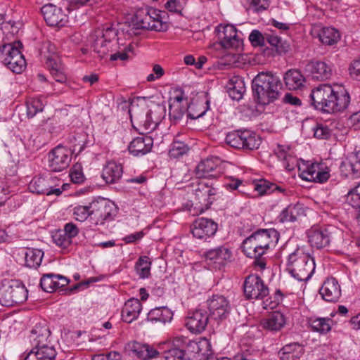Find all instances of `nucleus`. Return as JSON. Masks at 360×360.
<instances>
[{
    "label": "nucleus",
    "instance_id": "62",
    "mask_svg": "<svg viewBox=\"0 0 360 360\" xmlns=\"http://www.w3.org/2000/svg\"><path fill=\"white\" fill-rule=\"evenodd\" d=\"M299 348L300 345L296 342L288 344L281 349L278 354L294 355L293 353Z\"/></svg>",
    "mask_w": 360,
    "mask_h": 360
},
{
    "label": "nucleus",
    "instance_id": "37",
    "mask_svg": "<svg viewBox=\"0 0 360 360\" xmlns=\"http://www.w3.org/2000/svg\"><path fill=\"white\" fill-rule=\"evenodd\" d=\"M304 208L301 204L289 205L279 215V220L281 222L295 221L297 219L304 214Z\"/></svg>",
    "mask_w": 360,
    "mask_h": 360
},
{
    "label": "nucleus",
    "instance_id": "41",
    "mask_svg": "<svg viewBox=\"0 0 360 360\" xmlns=\"http://www.w3.org/2000/svg\"><path fill=\"white\" fill-rule=\"evenodd\" d=\"M255 189L261 195L264 194H269L276 191H278L280 193H283L285 191V188L266 180H261L257 184H256Z\"/></svg>",
    "mask_w": 360,
    "mask_h": 360
},
{
    "label": "nucleus",
    "instance_id": "2",
    "mask_svg": "<svg viewBox=\"0 0 360 360\" xmlns=\"http://www.w3.org/2000/svg\"><path fill=\"white\" fill-rule=\"evenodd\" d=\"M278 236V231L274 229L259 230L244 240L243 252L247 257L255 259V266L263 270L266 264L263 256L271 246L277 243Z\"/></svg>",
    "mask_w": 360,
    "mask_h": 360
},
{
    "label": "nucleus",
    "instance_id": "26",
    "mask_svg": "<svg viewBox=\"0 0 360 360\" xmlns=\"http://www.w3.org/2000/svg\"><path fill=\"white\" fill-rule=\"evenodd\" d=\"M340 171L345 176L352 175L354 178L360 177V150L351 155L340 165Z\"/></svg>",
    "mask_w": 360,
    "mask_h": 360
},
{
    "label": "nucleus",
    "instance_id": "50",
    "mask_svg": "<svg viewBox=\"0 0 360 360\" xmlns=\"http://www.w3.org/2000/svg\"><path fill=\"white\" fill-rule=\"evenodd\" d=\"M188 151V147L182 141H175L172 143L169 150V155L173 158H178Z\"/></svg>",
    "mask_w": 360,
    "mask_h": 360
},
{
    "label": "nucleus",
    "instance_id": "19",
    "mask_svg": "<svg viewBox=\"0 0 360 360\" xmlns=\"http://www.w3.org/2000/svg\"><path fill=\"white\" fill-rule=\"evenodd\" d=\"M41 14L46 24L49 26H63L68 21V15L61 8L52 4H48L41 8Z\"/></svg>",
    "mask_w": 360,
    "mask_h": 360
},
{
    "label": "nucleus",
    "instance_id": "63",
    "mask_svg": "<svg viewBox=\"0 0 360 360\" xmlns=\"http://www.w3.org/2000/svg\"><path fill=\"white\" fill-rule=\"evenodd\" d=\"M349 122L354 130L360 129V111L353 113L349 117Z\"/></svg>",
    "mask_w": 360,
    "mask_h": 360
},
{
    "label": "nucleus",
    "instance_id": "21",
    "mask_svg": "<svg viewBox=\"0 0 360 360\" xmlns=\"http://www.w3.org/2000/svg\"><path fill=\"white\" fill-rule=\"evenodd\" d=\"M322 298L329 302L338 301L341 296V289L335 278H328L323 283L319 290Z\"/></svg>",
    "mask_w": 360,
    "mask_h": 360
},
{
    "label": "nucleus",
    "instance_id": "27",
    "mask_svg": "<svg viewBox=\"0 0 360 360\" xmlns=\"http://www.w3.org/2000/svg\"><path fill=\"white\" fill-rule=\"evenodd\" d=\"M128 347L134 355L143 360H153L159 354L156 349L138 342L129 343Z\"/></svg>",
    "mask_w": 360,
    "mask_h": 360
},
{
    "label": "nucleus",
    "instance_id": "39",
    "mask_svg": "<svg viewBox=\"0 0 360 360\" xmlns=\"http://www.w3.org/2000/svg\"><path fill=\"white\" fill-rule=\"evenodd\" d=\"M332 320L329 318H309L308 323L311 328L312 330L319 332L320 333H326L330 330V323Z\"/></svg>",
    "mask_w": 360,
    "mask_h": 360
},
{
    "label": "nucleus",
    "instance_id": "4",
    "mask_svg": "<svg viewBox=\"0 0 360 360\" xmlns=\"http://www.w3.org/2000/svg\"><path fill=\"white\" fill-rule=\"evenodd\" d=\"M281 89L279 77L271 72H259L252 82L254 99L262 105H268L277 100Z\"/></svg>",
    "mask_w": 360,
    "mask_h": 360
},
{
    "label": "nucleus",
    "instance_id": "54",
    "mask_svg": "<svg viewBox=\"0 0 360 360\" xmlns=\"http://www.w3.org/2000/svg\"><path fill=\"white\" fill-rule=\"evenodd\" d=\"M283 296L284 295L281 290H276L274 300H272L271 297H269L263 301V308L265 309H274L282 301Z\"/></svg>",
    "mask_w": 360,
    "mask_h": 360
},
{
    "label": "nucleus",
    "instance_id": "48",
    "mask_svg": "<svg viewBox=\"0 0 360 360\" xmlns=\"http://www.w3.org/2000/svg\"><path fill=\"white\" fill-rule=\"evenodd\" d=\"M346 200L352 207L360 210V183L348 191Z\"/></svg>",
    "mask_w": 360,
    "mask_h": 360
},
{
    "label": "nucleus",
    "instance_id": "20",
    "mask_svg": "<svg viewBox=\"0 0 360 360\" xmlns=\"http://www.w3.org/2000/svg\"><path fill=\"white\" fill-rule=\"evenodd\" d=\"M209 316L207 311L197 309L188 314L186 319V326L192 333L200 334L207 326Z\"/></svg>",
    "mask_w": 360,
    "mask_h": 360
},
{
    "label": "nucleus",
    "instance_id": "60",
    "mask_svg": "<svg viewBox=\"0 0 360 360\" xmlns=\"http://www.w3.org/2000/svg\"><path fill=\"white\" fill-rule=\"evenodd\" d=\"M154 74H150L147 77L148 82H153L155 79H160L165 74L164 69L158 64H155L153 67Z\"/></svg>",
    "mask_w": 360,
    "mask_h": 360
},
{
    "label": "nucleus",
    "instance_id": "44",
    "mask_svg": "<svg viewBox=\"0 0 360 360\" xmlns=\"http://www.w3.org/2000/svg\"><path fill=\"white\" fill-rule=\"evenodd\" d=\"M198 347V345L195 342L184 337H176L173 340L171 348L179 349L180 351L184 353H191L190 348L195 349Z\"/></svg>",
    "mask_w": 360,
    "mask_h": 360
},
{
    "label": "nucleus",
    "instance_id": "28",
    "mask_svg": "<svg viewBox=\"0 0 360 360\" xmlns=\"http://www.w3.org/2000/svg\"><path fill=\"white\" fill-rule=\"evenodd\" d=\"M142 305L138 299L127 300L122 310V318L124 322L131 323L136 319L141 311Z\"/></svg>",
    "mask_w": 360,
    "mask_h": 360
},
{
    "label": "nucleus",
    "instance_id": "35",
    "mask_svg": "<svg viewBox=\"0 0 360 360\" xmlns=\"http://www.w3.org/2000/svg\"><path fill=\"white\" fill-rule=\"evenodd\" d=\"M317 37L324 45L332 46L340 39L339 31L333 27H323L317 33Z\"/></svg>",
    "mask_w": 360,
    "mask_h": 360
},
{
    "label": "nucleus",
    "instance_id": "30",
    "mask_svg": "<svg viewBox=\"0 0 360 360\" xmlns=\"http://www.w3.org/2000/svg\"><path fill=\"white\" fill-rule=\"evenodd\" d=\"M123 173L122 166L115 162H108L102 172V177L108 184L117 182Z\"/></svg>",
    "mask_w": 360,
    "mask_h": 360
},
{
    "label": "nucleus",
    "instance_id": "59",
    "mask_svg": "<svg viewBox=\"0 0 360 360\" xmlns=\"http://www.w3.org/2000/svg\"><path fill=\"white\" fill-rule=\"evenodd\" d=\"M184 0H169L165 4V8L170 12L179 13L183 7Z\"/></svg>",
    "mask_w": 360,
    "mask_h": 360
},
{
    "label": "nucleus",
    "instance_id": "38",
    "mask_svg": "<svg viewBox=\"0 0 360 360\" xmlns=\"http://www.w3.org/2000/svg\"><path fill=\"white\" fill-rule=\"evenodd\" d=\"M25 265L30 268H37L41 264L44 252L39 249L27 248L24 253Z\"/></svg>",
    "mask_w": 360,
    "mask_h": 360
},
{
    "label": "nucleus",
    "instance_id": "40",
    "mask_svg": "<svg viewBox=\"0 0 360 360\" xmlns=\"http://www.w3.org/2000/svg\"><path fill=\"white\" fill-rule=\"evenodd\" d=\"M46 65L51 75L57 82L65 83L66 82V75L60 63H58L53 58H48Z\"/></svg>",
    "mask_w": 360,
    "mask_h": 360
},
{
    "label": "nucleus",
    "instance_id": "33",
    "mask_svg": "<svg viewBox=\"0 0 360 360\" xmlns=\"http://www.w3.org/2000/svg\"><path fill=\"white\" fill-rule=\"evenodd\" d=\"M284 81L286 86L290 90H297L304 86L305 79L300 71L290 70L285 72Z\"/></svg>",
    "mask_w": 360,
    "mask_h": 360
},
{
    "label": "nucleus",
    "instance_id": "32",
    "mask_svg": "<svg viewBox=\"0 0 360 360\" xmlns=\"http://www.w3.org/2000/svg\"><path fill=\"white\" fill-rule=\"evenodd\" d=\"M275 153L277 157L284 162L286 169L291 171L296 165V158L293 155L291 148L288 146L278 145Z\"/></svg>",
    "mask_w": 360,
    "mask_h": 360
},
{
    "label": "nucleus",
    "instance_id": "12",
    "mask_svg": "<svg viewBox=\"0 0 360 360\" xmlns=\"http://www.w3.org/2000/svg\"><path fill=\"white\" fill-rule=\"evenodd\" d=\"M58 180L52 176H35L29 184L28 188L30 192L38 195H60L63 190L56 188Z\"/></svg>",
    "mask_w": 360,
    "mask_h": 360
},
{
    "label": "nucleus",
    "instance_id": "56",
    "mask_svg": "<svg viewBox=\"0 0 360 360\" xmlns=\"http://www.w3.org/2000/svg\"><path fill=\"white\" fill-rule=\"evenodd\" d=\"M348 70L353 79L360 81V56L351 62Z\"/></svg>",
    "mask_w": 360,
    "mask_h": 360
},
{
    "label": "nucleus",
    "instance_id": "42",
    "mask_svg": "<svg viewBox=\"0 0 360 360\" xmlns=\"http://www.w3.org/2000/svg\"><path fill=\"white\" fill-rule=\"evenodd\" d=\"M151 261L147 256L140 257L136 262L135 269L141 278H148L150 274Z\"/></svg>",
    "mask_w": 360,
    "mask_h": 360
},
{
    "label": "nucleus",
    "instance_id": "11",
    "mask_svg": "<svg viewBox=\"0 0 360 360\" xmlns=\"http://www.w3.org/2000/svg\"><path fill=\"white\" fill-rule=\"evenodd\" d=\"M91 221L98 225L103 224L106 220L112 219L116 207L115 204L105 198H99L89 204Z\"/></svg>",
    "mask_w": 360,
    "mask_h": 360
},
{
    "label": "nucleus",
    "instance_id": "17",
    "mask_svg": "<svg viewBox=\"0 0 360 360\" xmlns=\"http://www.w3.org/2000/svg\"><path fill=\"white\" fill-rule=\"evenodd\" d=\"M210 316L215 320H224L230 312V305L227 299L220 295H214L207 301Z\"/></svg>",
    "mask_w": 360,
    "mask_h": 360
},
{
    "label": "nucleus",
    "instance_id": "29",
    "mask_svg": "<svg viewBox=\"0 0 360 360\" xmlns=\"http://www.w3.org/2000/svg\"><path fill=\"white\" fill-rule=\"evenodd\" d=\"M285 324V316L279 311L273 312L261 322V325L263 328L271 332L279 331L282 328H283Z\"/></svg>",
    "mask_w": 360,
    "mask_h": 360
},
{
    "label": "nucleus",
    "instance_id": "55",
    "mask_svg": "<svg viewBox=\"0 0 360 360\" xmlns=\"http://www.w3.org/2000/svg\"><path fill=\"white\" fill-rule=\"evenodd\" d=\"M210 191V186L205 183L200 182L195 189V195L199 200L206 201L209 198Z\"/></svg>",
    "mask_w": 360,
    "mask_h": 360
},
{
    "label": "nucleus",
    "instance_id": "52",
    "mask_svg": "<svg viewBox=\"0 0 360 360\" xmlns=\"http://www.w3.org/2000/svg\"><path fill=\"white\" fill-rule=\"evenodd\" d=\"M89 205L87 206L78 205L74 209V216L76 220L79 221H84L89 218L91 220Z\"/></svg>",
    "mask_w": 360,
    "mask_h": 360
},
{
    "label": "nucleus",
    "instance_id": "57",
    "mask_svg": "<svg viewBox=\"0 0 360 360\" xmlns=\"http://www.w3.org/2000/svg\"><path fill=\"white\" fill-rule=\"evenodd\" d=\"M249 40L254 46H264L265 45L266 37L257 30L251 32Z\"/></svg>",
    "mask_w": 360,
    "mask_h": 360
},
{
    "label": "nucleus",
    "instance_id": "25",
    "mask_svg": "<svg viewBox=\"0 0 360 360\" xmlns=\"http://www.w3.org/2000/svg\"><path fill=\"white\" fill-rule=\"evenodd\" d=\"M312 79L316 80H326L332 76V69L323 61H311L307 65Z\"/></svg>",
    "mask_w": 360,
    "mask_h": 360
},
{
    "label": "nucleus",
    "instance_id": "58",
    "mask_svg": "<svg viewBox=\"0 0 360 360\" xmlns=\"http://www.w3.org/2000/svg\"><path fill=\"white\" fill-rule=\"evenodd\" d=\"M331 135V131L327 126L319 125L314 130V136L318 139H327Z\"/></svg>",
    "mask_w": 360,
    "mask_h": 360
},
{
    "label": "nucleus",
    "instance_id": "31",
    "mask_svg": "<svg viewBox=\"0 0 360 360\" xmlns=\"http://www.w3.org/2000/svg\"><path fill=\"white\" fill-rule=\"evenodd\" d=\"M219 160L218 158H207L201 161L195 168V174L198 178L212 176L211 174L218 167Z\"/></svg>",
    "mask_w": 360,
    "mask_h": 360
},
{
    "label": "nucleus",
    "instance_id": "22",
    "mask_svg": "<svg viewBox=\"0 0 360 360\" xmlns=\"http://www.w3.org/2000/svg\"><path fill=\"white\" fill-rule=\"evenodd\" d=\"M51 335L49 327L45 322L37 323L30 331L29 340L34 347L46 345Z\"/></svg>",
    "mask_w": 360,
    "mask_h": 360
},
{
    "label": "nucleus",
    "instance_id": "6",
    "mask_svg": "<svg viewBox=\"0 0 360 360\" xmlns=\"http://www.w3.org/2000/svg\"><path fill=\"white\" fill-rule=\"evenodd\" d=\"M287 269L295 279L307 281L315 270V262L312 257L302 250L297 249L288 257Z\"/></svg>",
    "mask_w": 360,
    "mask_h": 360
},
{
    "label": "nucleus",
    "instance_id": "43",
    "mask_svg": "<svg viewBox=\"0 0 360 360\" xmlns=\"http://www.w3.org/2000/svg\"><path fill=\"white\" fill-rule=\"evenodd\" d=\"M166 360H193L195 354L184 353L179 349L170 348L162 353Z\"/></svg>",
    "mask_w": 360,
    "mask_h": 360
},
{
    "label": "nucleus",
    "instance_id": "36",
    "mask_svg": "<svg viewBox=\"0 0 360 360\" xmlns=\"http://www.w3.org/2000/svg\"><path fill=\"white\" fill-rule=\"evenodd\" d=\"M173 318V312L167 307H155L148 314V320L153 322L165 323L171 321Z\"/></svg>",
    "mask_w": 360,
    "mask_h": 360
},
{
    "label": "nucleus",
    "instance_id": "7",
    "mask_svg": "<svg viewBox=\"0 0 360 360\" xmlns=\"http://www.w3.org/2000/svg\"><path fill=\"white\" fill-rule=\"evenodd\" d=\"M160 13V11L151 7L139 8L132 18V29L158 32L166 30L167 25L163 22Z\"/></svg>",
    "mask_w": 360,
    "mask_h": 360
},
{
    "label": "nucleus",
    "instance_id": "23",
    "mask_svg": "<svg viewBox=\"0 0 360 360\" xmlns=\"http://www.w3.org/2000/svg\"><path fill=\"white\" fill-rule=\"evenodd\" d=\"M232 254L230 250L224 246H220L214 249L210 250L205 254L207 261L215 264V268L220 269L224 266L227 262L231 261Z\"/></svg>",
    "mask_w": 360,
    "mask_h": 360
},
{
    "label": "nucleus",
    "instance_id": "13",
    "mask_svg": "<svg viewBox=\"0 0 360 360\" xmlns=\"http://www.w3.org/2000/svg\"><path fill=\"white\" fill-rule=\"evenodd\" d=\"M243 290L248 300H263L269 294L267 285L259 276L255 274L249 275L245 278Z\"/></svg>",
    "mask_w": 360,
    "mask_h": 360
},
{
    "label": "nucleus",
    "instance_id": "34",
    "mask_svg": "<svg viewBox=\"0 0 360 360\" xmlns=\"http://www.w3.org/2000/svg\"><path fill=\"white\" fill-rule=\"evenodd\" d=\"M228 93L233 100L239 101L243 98L245 91L243 79L239 77H233L229 80L227 85Z\"/></svg>",
    "mask_w": 360,
    "mask_h": 360
},
{
    "label": "nucleus",
    "instance_id": "51",
    "mask_svg": "<svg viewBox=\"0 0 360 360\" xmlns=\"http://www.w3.org/2000/svg\"><path fill=\"white\" fill-rule=\"evenodd\" d=\"M53 242L59 247L65 249L71 243V240L66 236L63 231H56L52 236Z\"/></svg>",
    "mask_w": 360,
    "mask_h": 360
},
{
    "label": "nucleus",
    "instance_id": "47",
    "mask_svg": "<svg viewBox=\"0 0 360 360\" xmlns=\"http://www.w3.org/2000/svg\"><path fill=\"white\" fill-rule=\"evenodd\" d=\"M34 349L41 360H54L57 354L54 347L49 346L48 344L34 347Z\"/></svg>",
    "mask_w": 360,
    "mask_h": 360
},
{
    "label": "nucleus",
    "instance_id": "16",
    "mask_svg": "<svg viewBox=\"0 0 360 360\" xmlns=\"http://www.w3.org/2000/svg\"><path fill=\"white\" fill-rule=\"evenodd\" d=\"M217 36L221 45L225 49H238L243 40L238 36L236 28L232 25L217 27Z\"/></svg>",
    "mask_w": 360,
    "mask_h": 360
},
{
    "label": "nucleus",
    "instance_id": "61",
    "mask_svg": "<svg viewBox=\"0 0 360 360\" xmlns=\"http://www.w3.org/2000/svg\"><path fill=\"white\" fill-rule=\"evenodd\" d=\"M63 233H66V236L72 240V238L77 236L79 233V229L77 226L72 223H68L65 225Z\"/></svg>",
    "mask_w": 360,
    "mask_h": 360
},
{
    "label": "nucleus",
    "instance_id": "8",
    "mask_svg": "<svg viewBox=\"0 0 360 360\" xmlns=\"http://www.w3.org/2000/svg\"><path fill=\"white\" fill-rule=\"evenodd\" d=\"M21 45L20 41H16L0 47V62L17 74L21 73L26 68L25 59L19 50Z\"/></svg>",
    "mask_w": 360,
    "mask_h": 360
},
{
    "label": "nucleus",
    "instance_id": "49",
    "mask_svg": "<svg viewBox=\"0 0 360 360\" xmlns=\"http://www.w3.org/2000/svg\"><path fill=\"white\" fill-rule=\"evenodd\" d=\"M186 106H178L176 103L169 105V116L174 124H177L183 118L186 110Z\"/></svg>",
    "mask_w": 360,
    "mask_h": 360
},
{
    "label": "nucleus",
    "instance_id": "45",
    "mask_svg": "<svg viewBox=\"0 0 360 360\" xmlns=\"http://www.w3.org/2000/svg\"><path fill=\"white\" fill-rule=\"evenodd\" d=\"M44 104L41 98H30L27 101V115L30 118H32L39 112H42Z\"/></svg>",
    "mask_w": 360,
    "mask_h": 360
},
{
    "label": "nucleus",
    "instance_id": "46",
    "mask_svg": "<svg viewBox=\"0 0 360 360\" xmlns=\"http://www.w3.org/2000/svg\"><path fill=\"white\" fill-rule=\"evenodd\" d=\"M40 286L44 291L47 292L56 290V274H46L43 275L40 279Z\"/></svg>",
    "mask_w": 360,
    "mask_h": 360
},
{
    "label": "nucleus",
    "instance_id": "9",
    "mask_svg": "<svg viewBox=\"0 0 360 360\" xmlns=\"http://www.w3.org/2000/svg\"><path fill=\"white\" fill-rule=\"evenodd\" d=\"M226 143L237 149L255 150L260 146L261 139L250 131L236 130L226 134Z\"/></svg>",
    "mask_w": 360,
    "mask_h": 360
},
{
    "label": "nucleus",
    "instance_id": "5",
    "mask_svg": "<svg viewBox=\"0 0 360 360\" xmlns=\"http://www.w3.org/2000/svg\"><path fill=\"white\" fill-rule=\"evenodd\" d=\"M117 31L112 27L107 26L95 30L92 39V46L101 58L110 55L111 60L120 59L124 60L128 56L125 51H120L119 43L116 39Z\"/></svg>",
    "mask_w": 360,
    "mask_h": 360
},
{
    "label": "nucleus",
    "instance_id": "10",
    "mask_svg": "<svg viewBox=\"0 0 360 360\" xmlns=\"http://www.w3.org/2000/svg\"><path fill=\"white\" fill-rule=\"evenodd\" d=\"M341 236V231L332 226L312 228L308 231V240L312 247L321 249L328 246L331 242H336Z\"/></svg>",
    "mask_w": 360,
    "mask_h": 360
},
{
    "label": "nucleus",
    "instance_id": "18",
    "mask_svg": "<svg viewBox=\"0 0 360 360\" xmlns=\"http://www.w3.org/2000/svg\"><path fill=\"white\" fill-rule=\"evenodd\" d=\"M217 229L218 224L213 220L202 217L196 219L193 223L191 233L193 237L205 240L213 236Z\"/></svg>",
    "mask_w": 360,
    "mask_h": 360
},
{
    "label": "nucleus",
    "instance_id": "3",
    "mask_svg": "<svg viewBox=\"0 0 360 360\" xmlns=\"http://www.w3.org/2000/svg\"><path fill=\"white\" fill-rule=\"evenodd\" d=\"M165 112V107L158 103L150 102L148 105L143 98L139 103H131L129 113L132 124L139 126L141 134H148L153 131L160 122Z\"/></svg>",
    "mask_w": 360,
    "mask_h": 360
},
{
    "label": "nucleus",
    "instance_id": "14",
    "mask_svg": "<svg viewBox=\"0 0 360 360\" xmlns=\"http://www.w3.org/2000/svg\"><path fill=\"white\" fill-rule=\"evenodd\" d=\"M28 291L25 285L13 282L7 288L4 289L0 297V303L4 306H11L21 304L27 300Z\"/></svg>",
    "mask_w": 360,
    "mask_h": 360
},
{
    "label": "nucleus",
    "instance_id": "1",
    "mask_svg": "<svg viewBox=\"0 0 360 360\" xmlns=\"http://www.w3.org/2000/svg\"><path fill=\"white\" fill-rule=\"evenodd\" d=\"M310 97L314 108L326 113L342 112L350 103V96L344 88L332 86L328 84H321L314 89Z\"/></svg>",
    "mask_w": 360,
    "mask_h": 360
},
{
    "label": "nucleus",
    "instance_id": "53",
    "mask_svg": "<svg viewBox=\"0 0 360 360\" xmlns=\"http://www.w3.org/2000/svg\"><path fill=\"white\" fill-rule=\"evenodd\" d=\"M321 167V165L319 163H312L307 166V169L303 170L301 176L303 179L307 181H312L314 179L316 173L319 171Z\"/></svg>",
    "mask_w": 360,
    "mask_h": 360
},
{
    "label": "nucleus",
    "instance_id": "64",
    "mask_svg": "<svg viewBox=\"0 0 360 360\" xmlns=\"http://www.w3.org/2000/svg\"><path fill=\"white\" fill-rule=\"evenodd\" d=\"M234 360H256L254 358V355L249 350L246 349L244 352L238 353L234 356Z\"/></svg>",
    "mask_w": 360,
    "mask_h": 360
},
{
    "label": "nucleus",
    "instance_id": "15",
    "mask_svg": "<svg viewBox=\"0 0 360 360\" xmlns=\"http://www.w3.org/2000/svg\"><path fill=\"white\" fill-rule=\"evenodd\" d=\"M71 160V150L62 146H58L49 154V167L53 172H60L68 168Z\"/></svg>",
    "mask_w": 360,
    "mask_h": 360
},
{
    "label": "nucleus",
    "instance_id": "24",
    "mask_svg": "<svg viewBox=\"0 0 360 360\" xmlns=\"http://www.w3.org/2000/svg\"><path fill=\"white\" fill-rule=\"evenodd\" d=\"M153 144L150 136H139L130 142L128 150L134 156L143 155L151 150Z\"/></svg>",
    "mask_w": 360,
    "mask_h": 360
}]
</instances>
